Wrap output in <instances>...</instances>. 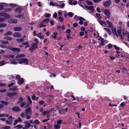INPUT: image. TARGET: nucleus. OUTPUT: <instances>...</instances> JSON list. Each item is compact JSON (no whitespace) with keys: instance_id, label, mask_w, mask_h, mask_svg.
<instances>
[{"instance_id":"1","label":"nucleus","mask_w":129,"mask_h":129,"mask_svg":"<svg viewBox=\"0 0 129 129\" xmlns=\"http://www.w3.org/2000/svg\"><path fill=\"white\" fill-rule=\"evenodd\" d=\"M117 34L116 31V28H114V31H113V34L114 35V36L117 37L118 35L120 37L121 39L122 40H123L124 38L121 34V30L119 29L117 30Z\"/></svg>"},{"instance_id":"2","label":"nucleus","mask_w":129,"mask_h":129,"mask_svg":"<svg viewBox=\"0 0 129 129\" xmlns=\"http://www.w3.org/2000/svg\"><path fill=\"white\" fill-rule=\"evenodd\" d=\"M18 63L19 64H22L26 65L28 64V60L25 58H20L17 59Z\"/></svg>"},{"instance_id":"3","label":"nucleus","mask_w":129,"mask_h":129,"mask_svg":"<svg viewBox=\"0 0 129 129\" xmlns=\"http://www.w3.org/2000/svg\"><path fill=\"white\" fill-rule=\"evenodd\" d=\"M6 121V123L9 125H11L13 122V118L12 116H10L8 117Z\"/></svg>"},{"instance_id":"4","label":"nucleus","mask_w":129,"mask_h":129,"mask_svg":"<svg viewBox=\"0 0 129 129\" xmlns=\"http://www.w3.org/2000/svg\"><path fill=\"white\" fill-rule=\"evenodd\" d=\"M37 45V44L33 43L31 45V46L29 48V50H30L32 52L35 49H36L38 48Z\"/></svg>"},{"instance_id":"5","label":"nucleus","mask_w":129,"mask_h":129,"mask_svg":"<svg viewBox=\"0 0 129 129\" xmlns=\"http://www.w3.org/2000/svg\"><path fill=\"white\" fill-rule=\"evenodd\" d=\"M85 7L87 9L90 10L91 12L92 13L94 12V7L92 6H88L85 5Z\"/></svg>"},{"instance_id":"6","label":"nucleus","mask_w":129,"mask_h":129,"mask_svg":"<svg viewBox=\"0 0 129 129\" xmlns=\"http://www.w3.org/2000/svg\"><path fill=\"white\" fill-rule=\"evenodd\" d=\"M11 109L13 111L17 112L20 111V108L18 106H16L12 108Z\"/></svg>"},{"instance_id":"7","label":"nucleus","mask_w":129,"mask_h":129,"mask_svg":"<svg viewBox=\"0 0 129 129\" xmlns=\"http://www.w3.org/2000/svg\"><path fill=\"white\" fill-rule=\"evenodd\" d=\"M111 3L110 0H109L105 2L104 3V5L106 7L110 6Z\"/></svg>"},{"instance_id":"8","label":"nucleus","mask_w":129,"mask_h":129,"mask_svg":"<svg viewBox=\"0 0 129 129\" xmlns=\"http://www.w3.org/2000/svg\"><path fill=\"white\" fill-rule=\"evenodd\" d=\"M7 49H10L13 51L14 52H19L20 50V49L19 48L14 47L11 48L10 49L8 48H7Z\"/></svg>"},{"instance_id":"9","label":"nucleus","mask_w":129,"mask_h":129,"mask_svg":"<svg viewBox=\"0 0 129 129\" xmlns=\"http://www.w3.org/2000/svg\"><path fill=\"white\" fill-rule=\"evenodd\" d=\"M24 123L25 124L24 127L26 129H28L30 126L31 124L26 121H24Z\"/></svg>"},{"instance_id":"10","label":"nucleus","mask_w":129,"mask_h":129,"mask_svg":"<svg viewBox=\"0 0 129 129\" xmlns=\"http://www.w3.org/2000/svg\"><path fill=\"white\" fill-rule=\"evenodd\" d=\"M8 21L10 23H16L17 22V20L13 19H11L8 20Z\"/></svg>"},{"instance_id":"11","label":"nucleus","mask_w":129,"mask_h":129,"mask_svg":"<svg viewBox=\"0 0 129 129\" xmlns=\"http://www.w3.org/2000/svg\"><path fill=\"white\" fill-rule=\"evenodd\" d=\"M7 4L5 3H0V11L2 10L4 7L7 6Z\"/></svg>"},{"instance_id":"12","label":"nucleus","mask_w":129,"mask_h":129,"mask_svg":"<svg viewBox=\"0 0 129 129\" xmlns=\"http://www.w3.org/2000/svg\"><path fill=\"white\" fill-rule=\"evenodd\" d=\"M78 20H80L79 21V23L81 24H82L83 23V21H85V19L83 18L80 17H79L78 18Z\"/></svg>"},{"instance_id":"13","label":"nucleus","mask_w":129,"mask_h":129,"mask_svg":"<svg viewBox=\"0 0 129 129\" xmlns=\"http://www.w3.org/2000/svg\"><path fill=\"white\" fill-rule=\"evenodd\" d=\"M104 13L107 16L108 18H110V16L109 15L110 14V13L109 10H105Z\"/></svg>"},{"instance_id":"14","label":"nucleus","mask_w":129,"mask_h":129,"mask_svg":"<svg viewBox=\"0 0 129 129\" xmlns=\"http://www.w3.org/2000/svg\"><path fill=\"white\" fill-rule=\"evenodd\" d=\"M21 8L18 7L16 8L15 10V11L17 12L18 13H20L21 12Z\"/></svg>"},{"instance_id":"15","label":"nucleus","mask_w":129,"mask_h":129,"mask_svg":"<svg viewBox=\"0 0 129 129\" xmlns=\"http://www.w3.org/2000/svg\"><path fill=\"white\" fill-rule=\"evenodd\" d=\"M21 34L18 32H15L13 35V36L15 37H18L20 36Z\"/></svg>"},{"instance_id":"16","label":"nucleus","mask_w":129,"mask_h":129,"mask_svg":"<svg viewBox=\"0 0 129 129\" xmlns=\"http://www.w3.org/2000/svg\"><path fill=\"white\" fill-rule=\"evenodd\" d=\"M17 59H13L10 61V63L12 64H16L17 63Z\"/></svg>"},{"instance_id":"17","label":"nucleus","mask_w":129,"mask_h":129,"mask_svg":"<svg viewBox=\"0 0 129 129\" xmlns=\"http://www.w3.org/2000/svg\"><path fill=\"white\" fill-rule=\"evenodd\" d=\"M3 17H4V19H7L10 17V15H8L7 13H4L3 16Z\"/></svg>"},{"instance_id":"18","label":"nucleus","mask_w":129,"mask_h":129,"mask_svg":"<svg viewBox=\"0 0 129 129\" xmlns=\"http://www.w3.org/2000/svg\"><path fill=\"white\" fill-rule=\"evenodd\" d=\"M44 22L42 21L41 22H40V25H38V26L39 28H41L42 27H45L46 25H44Z\"/></svg>"},{"instance_id":"19","label":"nucleus","mask_w":129,"mask_h":129,"mask_svg":"<svg viewBox=\"0 0 129 129\" xmlns=\"http://www.w3.org/2000/svg\"><path fill=\"white\" fill-rule=\"evenodd\" d=\"M24 82L23 79L22 78H21L18 79L17 82L19 84H20Z\"/></svg>"},{"instance_id":"20","label":"nucleus","mask_w":129,"mask_h":129,"mask_svg":"<svg viewBox=\"0 0 129 129\" xmlns=\"http://www.w3.org/2000/svg\"><path fill=\"white\" fill-rule=\"evenodd\" d=\"M15 31H20L21 30L22 28L21 27H15L13 28Z\"/></svg>"},{"instance_id":"21","label":"nucleus","mask_w":129,"mask_h":129,"mask_svg":"<svg viewBox=\"0 0 129 129\" xmlns=\"http://www.w3.org/2000/svg\"><path fill=\"white\" fill-rule=\"evenodd\" d=\"M31 108H29L26 109L25 111V113H30L31 112Z\"/></svg>"},{"instance_id":"22","label":"nucleus","mask_w":129,"mask_h":129,"mask_svg":"<svg viewBox=\"0 0 129 129\" xmlns=\"http://www.w3.org/2000/svg\"><path fill=\"white\" fill-rule=\"evenodd\" d=\"M41 33H40L37 34V36L40 39H43L44 38V36L41 35Z\"/></svg>"},{"instance_id":"23","label":"nucleus","mask_w":129,"mask_h":129,"mask_svg":"<svg viewBox=\"0 0 129 129\" xmlns=\"http://www.w3.org/2000/svg\"><path fill=\"white\" fill-rule=\"evenodd\" d=\"M22 45H25L26 48L29 47L30 46L28 45V42H26L25 43H22Z\"/></svg>"},{"instance_id":"24","label":"nucleus","mask_w":129,"mask_h":129,"mask_svg":"<svg viewBox=\"0 0 129 129\" xmlns=\"http://www.w3.org/2000/svg\"><path fill=\"white\" fill-rule=\"evenodd\" d=\"M4 116L6 117H8L9 116V115L8 114H6L5 113L0 114V117H2Z\"/></svg>"},{"instance_id":"25","label":"nucleus","mask_w":129,"mask_h":129,"mask_svg":"<svg viewBox=\"0 0 129 129\" xmlns=\"http://www.w3.org/2000/svg\"><path fill=\"white\" fill-rule=\"evenodd\" d=\"M107 23L108 24L109 26L110 27H112V23H111L109 21L107 20L106 21Z\"/></svg>"},{"instance_id":"26","label":"nucleus","mask_w":129,"mask_h":129,"mask_svg":"<svg viewBox=\"0 0 129 129\" xmlns=\"http://www.w3.org/2000/svg\"><path fill=\"white\" fill-rule=\"evenodd\" d=\"M12 34V33L10 31H8L6 32L4 34V35L5 36L8 35H11Z\"/></svg>"},{"instance_id":"27","label":"nucleus","mask_w":129,"mask_h":129,"mask_svg":"<svg viewBox=\"0 0 129 129\" xmlns=\"http://www.w3.org/2000/svg\"><path fill=\"white\" fill-rule=\"evenodd\" d=\"M4 38L5 39L9 41H11L12 40L11 37L8 36L4 37Z\"/></svg>"},{"instance_id":"28","label":"nucleus","mask_w":129,"mask_h":129,"mask_svg":"<svg viewBox=\"0 0 129 129\" xmlns=\"http://www.w3.org/2000/svg\"><path fill=\"white\" fill-rule=\"evenodd\" d=\"M23 101V99L22 98L20 97L19 99V101L17 102V104L20 103H21L22 101Z\"/></svg>"},{"instance_id":"29","label":"nucleus","mask_w":129,"mask_h":129,"mask_svg":"<svg viewBox=\"0 0 129 129\" xmlns=\"http://www.w3.org/2000/svg\"><path fill=\"white\" fill-rule=\"evenodd\" d=\"M24 56V55L23 54H20L19 55H17L16 56V58H19L23 57Z\"/></svg>"},{"instance_id":"30","label":"nucleus","mask_w":129,"mask_h":129,"mask_svg":"<svg viewBox=\"0 0 129 129\" xmlns=\"http://www.w3.org/2000/svg\"><path fill=\"white\" fill-rule=\"evenodd\" d=\"M17 42L19 43H21L24 41V40L23 38H21L20 39H17L16 40Z\"/></svg>"},{"instance_id":"31","label":"nucleus","mask_w":129,"mask_h":129,"mask_svg":"<svg viewBox=\"0 0 129 129\" xmlns=\"http://www.w3.org/2000/svg\"><path fill=\"white\" fill-rule=\"evenodd\" d=\"M86 2L88 5H93L92 3L90 1L87 0L86 1Z\"/></svg>"},{"instance_id":"32","label":"nucleus","mask_w":129,"mask_h":129,"mask_svg":"<svg viewBox=\"0 0 129 129\" xmlns=\"http://www.w3.org/2000/svg\"><path fill=\"white\" fill-rule=\"evenodd\" d=\"M104 29L106 30L108 33L111 35V33L110 30L108 28H104Z\"/></svg>"},{"instance_id":"33","label":"nucleus","mask_w":129,"mask_h":129,"mask_svg":"<svg viewBox=\"0 0 129 129\" xmlns=\"http://www.w3.org/2000/svg\"><path fill=\"white\" fill-rule=\"evenodd\" d=\"M25 116L26 119H29L30 118V116L27 113H25Z\"/></svg>"},{"instance_id":"34","label":"nucleus","mask_w":129,"mask_h":129,"mask_svg":"<svg viewBox=\"0 0 129 129\" xmlns=\"http://www.w3.org/2000/svg\"><path fill=\"white\" fill-rule=\"evenodd\" d=\"M74 15V14L72 12H69L68 13V16L70 17H72Z\"/></svg>"},{"instance_id":"35","label":"nucleus","mask_w":129,"mask_h":129,"mask_svg":"<svg viewBox=\"0 0 129 129\" xmlns=\"http://www.w3.org/2000/svg\"><path fill=\"white\" fill-rule=\"evenodd\" d=\"M54 127L56 129H59L60 128V125L58 124L54 125Z\"/></svg>"},{"instance_id":"36","label":"nucleus","mask_w":129,"mask_h":129,"mask_svg":"<svg viewBox=\"0 0 129 129\" xmlns=\"http://www.w3.org/2000/svg\"><path fill=\"white\" fill-rule=\"evenodd\" d=\"M0 102L1 103L3 104L4 105L6 106H7L8 105V103L5 101H1Z\"/></svg>"},{"instance_id":"37","label":"nucleus","mask_w":129,"mask_h":129,"mask_svg":"<svg viewBox=\"0 0 129 129\" xmlns=\"http://www.w3.org/2000/svg\"><path fill=\"white\" fill-rule=\"evenodd\" d=\"M7 24L5 23H1L0 24V28L2 27H4L6 26Z\"/></svg>"},{"instance_id":"38","label":"nucleus","mask_w":129,"mask_h":129,"mask_svg":"<svg viewBox=\"0 0 129 129\" xmlns=\"http://www.w3.org/2000/svg\"><path fill=\"white\" fill-rule=\"evenodd\" d=\"M15 16L16 17H18L19 18H20L21 17H22V18H23V15L22 14H19L17 15H15Z\"/></svg>"},{"instance_id":"39","label":"nucleus","mask_w":129,"mask_h":129,"mask_svg":"<svg viewBox=\"0 0 129 129\" xmlns=\"http://www.w3.org/2000/svg\"><path fill=\"white\" fill-rule=\"evenodd\" d=\"M11 127L10 126H6L4 127L1 128L2 129H8L10 128Z\"/></svg>"},{"instance_id":"40","label":"nucleus","mask_w":129,"mask_h":129,"mask_svg":"<svg viewBox=\"0 0 129 129\" xmlns=\"http://www.w3.org/2000/svg\"><path fill=\"white\" fill-rule=\"evenodd\" d=\"M27 100L30 103V104H31L32 103V101L30 97L29 96H27Z\"/></svg>"},{"instance_id":"41","label":"nucleus","mask_w":129,"mask_h":129,"mask_svg":"<svg viewBox=\"0 0 129 129\" xmlns=\"http://www.w3.org/2000/svg\"><path fill=\"white\" fill-rule=\"evenodd\" d=\"M128 32L127 31H124L122 33V34L123 36H125L126 35L128 34Z\"/></svg>"},{"instance_id":"42","label":"nucleus","mask_w":129,"mask_h":129,"mask_svg":"<svg viewBox=\"0 0 129 129\" xmlns=\"http://www.w3.org/2000/svg\"><path fill=\"white\" fill-rule=\"evenodd\" d=\"M62 122V121L61 120H59L57 121V123L58 125L61 124Z\"/></svg>"},{"instance_id":"43","label":"nucleus","mask_w":129,"mask_h":129,"mask_svg":"<svg viewBox=\"0 0 129 129\" xmlns=\"http://www.w3.org/2000/svg\"><path fill=\"white\" fill-rule=\"evenodd\" d=\"M96 17L98 18L99 19L101 18V17L100 15V13H96L95 14Z\"/></svg>"},{"instance_id":"44","label":"nucleus","mask_w":129,"mask_h":129,"mask_svg":"<svg viewBox=\"0 0 129 129\" xmlns=\"http://www.w3.org/2000/svg\"><path fill=\"white\" fill-rule=\"evenodd\" d=\"M59 21L60 22H62L63 20V18L61 16H59L58 18Z\"/></svg>"},{"instance_id":"45","label":"nucleus","mask_w":129,"mask_h":129,"mask_svg":"<svg viewBox=\"0 0 129 129\" xmlns=\"http://www.w3.org/2000/svg\"><path fill=\"white\" fill-rule=\"evenodd\" d=\"M49 18H47L43 19L42 21L44 22H49Z\"/></svg>"},{"instance_id":"46","label":"nucleus","mask_w":129,"mask_h":129,"mask_svg":"<svg viewBox=\"0 0 129 129\" xmlns=\"http://www.w3.org/2000/svg\"><path fill=\"white\" fill-rule=\"evenodd\" d=\"M5 19L2 17H0V22H4Z\"/></svg>"},{"instance_id":"47","label":"nucleus","mask_w":129,"mask_h":129,"mask_svg":"<svg viewBox=\"0 0 129 129\" xmlns=\"http://www.w3.org/2000/svg\"><path fill=\"white\" fill-rule=\"evenodd\" d=\"M125 105V103L124 102H122L120 106L121 107H123Z\"/></svg>"},{"instance_id":"48","label":"nucleus","mask_w":129,"mask_h":129,"mask_svg":"<svg viewBox=\"0 0 129 129\" xmlns=\"http://www.w3.org/2000/svg\"><path fill=\"white\" fill-rule=\"evenodd\" d=\"M9 5L13 7H15L17 6V5L16 4H9Z\"/></svg>"},{"instance_id":"49","label":"nucleus","mask_w":129,"mask_h":129,"mask_svg":"<svg viewBox=\"0 0 129 129\" xmlns=\"http://www.w3.org/2000/svg\"><path fill=\"white\" fill-rule=\"evenodd\" d=\"M5 62L2 61L0 62V66L3 65L5 64Z\"/></svg>"},{"instance_id":"50","label":"nucleus","mask_w":129,"mask_h":129,"mask_svg":"<svg viewBox=\"0 0 129 129\" xmlns=\"http://www.w3.org/2000/svg\"><path fill=\"white\" fill-rule=\"evenodd\" d=\"M25 102H22L21 103V104L20 105V107H23L25 104Z\"/></svg>"},{"instance_id":"51","label":"nucleus","mask_w":129,"mask_h":129,"mask_svg":"<svg viewBox=\"0 0 129 129\" xmlns=\"http://www.w3.org/2000/svg\"><path fill=\"white\" fill-rule=\"evenodd\" d=\"M57 13H56L55 12L53 14V18H55L57 16Z\"/></svg>"},{"instance_id":"52","label":"nucleus","mask_w":129,"mask_h":129,"mask_svg":"<svg viewBox=\"0 0 129 129\" xmlns=\"http://www.w3.org/2000/svg\"><path fill=\"white\" fill-rule=\"evenodd\" d=\"M51 16V14H46L45 15V16L46 17H49Z\"/></svg>"},{"instance_id":"53","label":"nucleus","mask_w":129,"mask_h":129,"mask_svg":"<svg viewBox=\"0 0 129 129\" xmlns=\"http://www.w3.org/2000/svg\"><path fill=\"white\" fill-rule=\"evenodd\" d=\"M5 50H1L0 51V54H4L5 53Z\"/></svg>"},{"instance_id":"54","label":"nucleus","mask_w":129,"mask_h":129,"mask_svg":"<svg viewBox=\"0 0 129 129\" xmlns=\"http://www.w3.org/2000/svg\"><path fill=\"white\" fill-rule=\"evenodd\" d=\"M11 10V9L10 8H6L5 10V11L6 12H8L10 11Z\"/></svg>"},{"instance_id":"55","label":"nucleus","mask_w":129,"mask_h":129,"mask_svg":"<svg viewBox=\"0 0 129 129\" xmlns=\"http://www.w3.org/2000/svg\"><path fill=\"white\" fill-rule=\"evenodd\" d=\"M7 96H9L10 97H11L12 96L11 93H7Z\"/></svg>"},{"instance_id":"56","label":"nucleus","mask_w":129,"mask_h":129,"mask_svg":"<svg viewBox=\"0 0 129 129\" xmlns=\"http://www.w3.org/2000/svg\"><path fill=\"white\" fill-rule=\"evenodd\" d=\"M17 120L18 122H21L22 121V119L20 117H19L17 119Z\"/></svg>"},{"instance_id":"57","label":"nucleus","mask_w":129,"mask_h":129,"mask_svg":"<svg viewBox=\"0 0 129 129\" xmlns=\"http://www.w3.org/2000/svg\"><path fill=\"white\" fill-rule=\"evenodd\" d=\"M0 47L1 48H6V46L3 44L1 45Z\"/></svg>"},{"instance_id":"58","label":"nucleus","mask_w":129,"mask_h":129,"mask_svg":"<svg viewBox=\"0 0 129 129\" xmlns=\"http://www.w3.org/2000/svg\"><path fill=\"white\" fill-rule=\"evenodd\" d=\"M1 42L3 44H8V41H1Z\"/></svg>"},{"instance_id":"59","label":"nucleus","mask_w":129,"mask_h":129,"mask_svg":"<svg viewBox=\"0 0 129 129\" xmlns=\"http://www.w3.org/2000/svg\"><path fill=\"white\" fill-rule=\"evenodd\" d=\"M15 127L19 128H22V126L21 124H19L17 125Z\"/></svg>"},{"instance_id":"60","label":"nucleus","mask_w":129,"mask_h":129,"mask_svg":"<svg viewBox=\"0 0 129 129\" xmlns=\"http://www.w3.org/2000/svg\"><path fill=\"white\" fill-rule=\"evenodd\" d=\"M81 30L82 31L85 30V28L84 26H82L80 28Z\"/></svg>"},{"instance_id":"61","label":"nucleus","mask_w":129,"mask_h":129,"mask_svg":"<svg viewBox=\"0 0 129 129\" xmlns=\"http://www.w3.org/2000/svg\"><path fill=\"white\" fill-rule=\"evenodd\" d=\"M65 6V5L64 3H62L61 5H60V7L61 8H63Z\"/></svg>"},{"instance_id":"62","label":"nucleus","mask_w":129,"mask_h":129,"mask_svg":"<svg viewBox=\"0 0 129 129\" xmlns=\"http://www.w3.org/2000/svg\"><path fill=\"white\" fill-rule=\"evenodd\" d=\"M114 47L115 48V49L117 50H118L120 48L119 47L115 45H114Z\"/></svg>"},{"instance_id":"63","label":"nucleus","mask_w":129,"mask_h":129,"mask_svg":"<svg viewBox=\"0 0 129 129\" xmlns=\"http://www.w3.org/2000/svg\"><path fill=\"white\" fill-rule=\"evenodd\" d=\"M39 103L40 105H42L44 103V101L43 100H41L39 102Z\"/></svg>"},{"instance_id":"64","label":"nucleus","mask_w":129,"mask_h":129,"mask_svg":"<svg viewBox=\"0 0 129 129\" xmlns=\"http://www.w3.org/2000/svg\"><path fill=\"white\" fill-rule=\"evenodd\" d=\"M35 123L37 124H38L39 123V121L38 120H36L35 121Z\"/></svg>"}]
</instances>
